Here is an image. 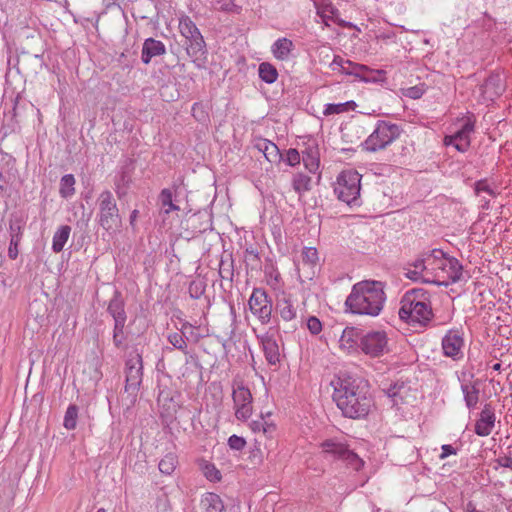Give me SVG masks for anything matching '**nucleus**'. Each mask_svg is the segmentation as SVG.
Listing matches in <instances>:
<instances>
[{
  "label": "nucleus",
  "instance_id": "1",
  "mask_svg": "<svg viewBox=\"0 0 512 512\" xmlns=\"http://www.w3.org/2000/svg\"><path fill=\"white\" fill-rule=\"evenodd\" d=\"M331 384L333 401L344 417L359 420L368 416L374 401L366 385L348 375L339 376Z\"/></svg>",
  "mask_w": 512,
  "mask_h": 512
},
{
  "label": "nucleus",
  "instance_id": "2",
  "mask_svg": "<svg viewBox=\"0 0 512 512\" xmlns=\"http://www.w3.org/2000/svg\"><path fill=\"white\" fill-rule=\"evenodd\" d=\"M385 299L382 282L365 280L353 285L345 305L354 314L377 316Z\"/></svg>",
  "mask_w": 512,
  "mask_h": 512
},
{
  "label": "nucleus",
  "instance_id": "3",
  "mask_svg": "<svg viewBox=\"0 0 512 512\" xmlns=\"http://www.w3.org/2000/svg\"><path fill=\"white\" fill-rule=\"evenodd\" d=\"M429 298V292L421 288L407 291L400 302V319L409 324L418 323L426 326L433 316Z\"/></svg>",
  "mask_w": 512,
  "mask_h": 512
},
{
  "label": "nucleus",
  "instance_id": "4",
  "mask_svg": "<svg viewBox=\"0 0 512 512\" xmlns=\"http://www.w3.org/2000/svg\"><path fill=\"white\" fill-rule=\"evenodd\" d=\"M179 31L185 39L183 45L188 56L194 62L203 58L207 53L206 43L200 30L190 17L182 16L179 19Z\"/></svg>",
  "mask_w": 512,
  "mask_h": 512
},
{
  "label": "nucleus",
  "instance_id": "5",
  "mask_svg": "<svg viewBox=\"0 0 512 512\" xmlns=\"http://www.w3.org/2000/svg\"><path fill=\"white\" fill-rule=\"evenodd\" d=\"M401 132L402 130L397 124L379 120L374 131L362 144L363 149L369 152L385 149L399 138Z\"/></svg>",
  "mask_w": 512,
  "mask_h": 512
},
{
  "label": "nucleus",
  "instance_id": "6",
  "mask_svg": "<svg viewBox=\"0 0 512 512\" xmlns=\"http://www.w3.org/2000/svg\"><path fill=\"white\" fill-rule=\"evenodd\" d=\"M361 176L353 170L343 171L337 178V185L334 189L338 199L348 205H356L360 196Z\"/></svg>",
  "mask_w": 512,
  "mask_h": 512
},
{
  "label": "nucleus",
  "instance_id": "7",
  "mask_svg": "<svg viewBox=\"0 0 512 512\" xmlns=\"http://www.w3.org/2000/svg\"><path fill=\"white\" fill-rule=\"evenodd\" d=\"M99 205V225L106 231L120 226L121 217L116 201L112 193L108 190L103 191L98 197Z\"/></svg>",
  "mask_w": 512,
  "mask_h": 512
},
{
  "label": "nucleus",
  "instance_id": "8",
  "mask_svg": "<svg viewBox=\"0 0 512 512\" xmlns=\"http://www.w3.org/2000/svg\"><path fill=\"white\" fill-rule=\"evenodd\" d=\"M125 387L124 390L131 397V402L134 403L142 383L143 377V363L142 355L138 352L131 353L125 363Z\"/></svg>",
  "mask_w": 512,
  "mask_h": 512
},
{
  "label": "nucleus",
  "instance_id": "9",
  "mask_svg": "<svg viewBox=\"0 0 512 512\" xmlns=\"http://www.w3.org/2000/svg\"><path fill=\"white\" fill-rule=\"evenodd\" d=\"M232 388L235 416L239 420H247L252 414V394L239 377L233 379Z\"/></svg>",
  "mask_w": 512,
  "mask_h": 512
},
{
  "label": "nucleus",
  "instance_id": "10",
  "mask_svg": "<svg viewBox=\"0 0 512 512\" xmlns=\"http://www.w3.org/2000/svg\"><path fill=\"white\" fill-rule=\"evenodd\" d=\"M249 309L262 324H268L271 320L272 301L262 288H254L248 300Z\"/></svg>",
  "mask_w": 512,
  "mask_h": 512
},
{
  "label": "nucleus",
  "instance_id": "11",
  "mask_svg": "<svg viewBox=\"0 0 512 512\" xmlns=\"http://www.w3.org/2000/svg\"><path fill=\"white\" fill-rule=\"evenodd\" d=\"M387 336L384 331H372L360 338L359 347L371 357H379L388 351Z\"/></svg>",
  "mask_w": 512,
  "mask_h": 512
},
{
  "label": "nucleus",
  "instance_id": "12",
  "mask_svg": "<svg viewBox=\"0 0 512 512\" xmlns=\"http://www.w3.org/2000/svg\"><path fill=\"white\" fill-rule=\"evenodd\" d=\"M463 345L464 340L458 330H449L442 339V349L444 355L454 360L460 359L463 356Z\"/></svg>",
  "mask_w": 512,
  "mask_h": 512
},
{
  "label": "nucleus",
  "instance_id": "13",
  "mask_svg": "<svg viewBox=\"0 0 512 512\" xmlns=\"http://www.w3.org/2000/svg\"><path fill=\"white\" fill-rule=\"evenodd\" d=\"M474 130V122L467 120L454 135L446 136L445 145H453L459 152H465L470 146V134Z\"/></svg>",
  "mask_w": 512,
  "mask_h": 512
},
{
  "label": "nucleus",
  "instance_id": "14",
  "mask_svg": "<svg viewBox=\"0 0 512 512\" xmlns=\"http://www.w3.org/2000/svg\"><path fill=\"white\" fill-rule=\"evenodd\" d=\"M495 424L494 409L490 403L484 405L480 413V418L475 424V433L479 436H488L492 432Z\"/></svg>",
  "mask_w": 512,
  "mask_h": 512
},
{
  "label": "nucleus",
  "instance_id": "15",
  "mask_svg": "<svg viewBox=\"0 0 512 512\" xmlns=\"http://www.w3.org/2000/svg\"><path fill=\"white\" fill-rule=\"evenodd\" d=\"M480 89L485 99L493 101L504 92L505 85L500 74H491Z\"/></svg>",
  "mask_w": 512,
  "mask_h": 512
},
{
  "label": "nucleus",
  "instance_id": "16",
  "mask_svg": "<svg viewBox=\"0 0 512 512\" xmlns=\"http://www.w3.org/2000/svg\"><path fill=\"white\" fill-rule=\"evenodd\" d=\"M107 312L113 318L114 323H126L125 301L118 290L114 292L113 297L110 299Z\"/></svg>",
  "mask_w": 512,
  "mask_h": 512
},
{
  "label": "nucleus",
  "instance_id": "17",
  "mask_svg": "<svg viewBox=\"0 0 512 512\" xmlns=\"http://www.w3.org/2000/svg\"><path fill=\"white\" fill-rule=\"evenodd\" d=\"M166 53V47L160 40L154 38L145 39L142 46L141 60L144 64H149L151 59Z\"/></svg>",
  "mask_w": 512,
  "mask_h": 512
},
{
  "label": "nucleus",
  "instance_id": "18",
  "mask_svg": "<svg viewBox=\"0 0 512 512\" xmlns=\"http://www.w3.org/2000/svg\"><path fill=\"white\" fill-rule=\"evenodd\" d=\"M260 339L266 360L269 364L276 365L280 361L279 346L276 339L268 333L262 335Z\"/></svg>",
  "mask_w": 512,
  "mask_h": 512
},
{
  "label": "nucleus",
  "instance_id": "19",
  "mask_svg": "<svg viewBox=\"0 0 512 512\" xmlns=\"http://www.w3.org/2000/svg\"><path fill=\"white\" fill-rule=\"evenodd\" d=\"M382 391L390 398L392 405L397 406L404 403V399L410 391V387L403 381H396L387 388H383Z\"/></svg>",
  "mask_w": 512,
  "mask_h": 512
},
{
  "label": "nucleus",
  "instance_id": "20",
  "mask_svg": "<svg viewBox=\"0 0 512 512\" xmlns=\"http://www.w3.org/2000/svg\"><path fill=\"white\" fill-rule=\"evenodd\" d=\"M363 335L360 330L355 327H346L340 336V347L346 350L354 349L359 346L360 338Z\"/></svg>",
  "mask_w": 512,
  "mask_h": 512
},
{
  "label": "nucleus",
  "instance_id": "21",
  "mask_svg": "<svg viewBox=\"0 0 512 512\" xmlns=\"http://www.w3.org/2000/svg\"><path fill=\"white\" fill-rule=\"evenodd\" d=\"M438 267L447 273V277L452 283L461 280L463 267L456 258H445V261L440 263Z\"/></svg>",
  "mask_w": 512,
  "mask_h": 512
},
{
  "label": "nucleus",
  "instance_id": "22",
  "mask_svg": "<svg viewBox=\"0 0 512 512\" xmlns=\"http://www.w3.org/2000/svg\"><path fill=\"white\" fill-rule=\"evenodd\" d=\"M256 148L264 154L270 163H277L282 159L278 146L267 139H261L256 144Z\"/></svg>",
  "mask_w": 512,
  "mask_h": 512
},
{
  "label": "nucleus",
  "instance_id": "23",
  "mask_svg": "<svg viewBox=\"0 0 512 512\" xmlns=\"http://www.w3.org/2000/svg\"><path fill=\"white\" fill-rule=\"evenodd\" d=\"M323 452L333 456L335 459L343 460L344 454L348 451L347 446L335 439H327L321 443Z\"/></svg>",
  "mask_w": 512,
  "mask_h": 512
},
{
  "label": "nucleus",
  "instance_id": "24",
  "mask_svg": "<svg viewBox=\"0 0 512 512\" xmlns=\"http://www.w3.org/2000/svg\"><path fill=\"white\" fill-rule=\"evenodd\" d=\"M191 224L195 232L203 233L212 229L211 215L207 211H199L191 218Z\"/></svg>",
  "mask_w": 512,
  "mask_h": 512
},
{
  "label": "nucleus",
  "instance_id": "25",
  "mask_svg": "<svg viewBox=\"0 0 512 512\" xmlns=\"http://www.w3.org/2000/svg\"><path fill=\"white\" fill-rule=\"evenodd\" d=\"M293 48V42L288 38H279L272 46V53L278 60H285L288 58Z\"/></svg>",
  "mask_w": 512,
  "mask_h": 512
},
{
  "label": "nucleus",
  "instance_id": "26",
  "mask_svg": "<svg viewBox=\"0 0 512 512\" xmlns=\"http://www.w3.org/2000/svg\"><path fill=\"white\" fill-rule=\"evenodd\" d=\"M276 313L279 314L284 321H292L296 317V310L291 301L286 297L277 300Z\"/></svg>",
  "mask_w": 512,
  "mask_h": 512
},
{
  "label": "nucleus",
  "instance_id": "27",
  "mask_svg": "<svg viewBox=\"0 0 512 512\" xmlns=\"http://www.w3.org/2000/svg\"><path fill=\"white\" fill-rule=\"evenodd\" d=\"M71 232V227L62 225L54 234L52 241V250L59 253L63 250Z\"/></svg>",
  "mask_w": 512,
  "mask_h": 512
},
{
  "label": "nucleus",
  "instance_id": "28",
  "mask_svg": "<svg viewBox=\"0 0 512 512\" xmlns=\"http://www.w3.org/2000/svg\"><path fill=\"white\" fill-rule=\"evenodd\" d=\"M206 512H222L224 504L219 495L215 493H207L201 500Z\"/></svg>",
  "mask_w": 512,
  "mask_h": 512
},
{
  "label": "nucleus",
  "instance_id": "29",
  "mask_svg": "<svg viewBox=\"0 0 512 512\" xmlns=\"http://www.w3.org/2000/svg\"><path fill=\"white\" fill-rule=\"evenodd\" d=\"M159 201L164 214H169L172 211H179L180 207L173 202V193L170 189L165 188L159 194Z\"/></svg>",
  "mask_w": 512,
  "mask_h": 512
},
{
  "label": "nucleus",
  "instance_id": "30",
  "mask_svg": "<svg viewBox=\"0 0 512 512\" xmlns=\"http://www.w3.org/2000/svg\"><path fill=\"white\" fill-rule=\"evenodd\" d=\"M466 406L469 409L476 407L479 400V389L475 385L463 384L461 386Z\"/></svg>",
  "mask_w": 512,
  "mask_h": 512
},
{
  "label": "nucleus",
  "instance_id": "31",
  "mask_svg": "<svg viewBox=\"0 0 512 512\" xmlns=\"http://www.w3.org/2000/svg\"><path fill=\"white\" fill-rule=\"evenodd\" d=\"M259 77L262 81L272 84L277 80L278 72L275 66L268 62H263L259 65Z\"/></svg>",
  "mask_w": 512,
  "mask_h": 512
},
{
  "label": "nucleus",
  "instance_id": "32",
  "mask_svg": "<svg viewBox=\"0 0 512 512\" xmlns=\"http://www.w3.org/2000/svg\"><path fill=\"white\" fill-rule=\"evenodd\" d=\"M177 464V456L173 453H168L160 460L158 468L162 474L171 475L174 472Z\"/></svg>",
  "mask_w": 512,
  "mask_h": 512
},
{
  "label": "nucleus",
  "instance_id": "33",
  "mask_svg": "<svg viewBox=\"0 0 512 512\" xmlns=\"http://www.w3.org/2000/svg\"><path fill=\"white\" fill-rule=\"evenodd\" d=\"M75 178L72 174L64 175L60 180L59 193L63 198H69L75 193Z\"/></svg>",
  "mask_w": 512,
  "mask_h": 512
},
{
  "label": "nucleus",
  "instance_id": "34",
  "mask_svg": "<svg viewBox=\"0 0 512 512\" xmlns=\"http://www.w3.org/2000/svg\"><path fill=\"white\" fill-rule=\"evenodd\" d=\"M24 222L21 217L12 216L9 220L10 240L20 241L22 238Z\"/></svg>",
  "mask_w": 512,
  "mask_h": 512
},
{
  "label": "nucleus",
  "instance_id": "35",
  "mask_svg": "<svg viewBox=\"0 0 512 512\" xmlns=\"http://www.w3.org/2000/svg\"><path fill=\"white\" fill-rule=\"evenodd\" d=\"M78 412H79V408L77 405L71 404L68 406V408L65 412L64 422H63V426L67 430H74L76 428Z\"/></svg>",
  "mask_w": 512,
  "mask_h": 512
},
{
  "label": "nucleus",
  "instance_id": "36",
  "mask_svg": "<svg viewBox=\"0 0 512 512\" xmlns=\"http://www.w3.org/2000/svg\"><path fill=\"white\" fill-rule=\"evenodd\" d=\"M311 177L308 175L298 173L293 178V188L294 190L301 194L302 192L310 190Z\"/></svg>",
  "mask_w": 512,
  "mask_h": 512
},
{
  "label": "nucleus",
  "instance_id": "37",
  "mask_svg": "<svg viewBox=\"0 0 512 512\" xmlns=\"http://www.w3.org/2000/svg\"><path fill=\"white\" fill-rule=\"evenodd\" d=\"M368 71V67L362 64L354 63L348 59L344 62V68L341 73L346 75H353L361 79L362 73Z\"/></svg>",
  "mask_w": 512,
  "mask_h": 512
},
{
  "label": "nucleus",
  "instance_id": "38",
  "mask_svg": "<svg viewBox=\"0 0 512 512\" xmlns=\"http://www.w3.org/2000/svg\"><path fill=\"white\" fill-rule=\"evenodd\" d=\"M219 275L222 279L233 280V260L231 257L228 259L221 258L219 263Z\"/></svg>",
  "mask_w": 512,
  "mask_h": 512
},
{
  "label": "nucleus",
  "instance_id": "39",
  "mask_svg": "<svg viewBox=\"0 0 512 512\" xmlns=\"http://www.w3.org/2000/svg\"><path fill=\"white\" fill-rule=\"evenodd\" d=\"M168 341L174 348L182 351L185 354L188 353L187 343H186L184 335L182 334V330L180 331V333L174 332V333L169 334Z\"/></svg>",
  "mask_w": 512,
  "mask_h": 512
},
{
  "label": "nucleus",
  "instance_id": "40",
  "mask_svg": "<svg viewBox=\"0 0 512 512\" xmlns=\"http://www.w3.org/2000/svg\"><path fill=\"white\" fill-rule=\"evenodd\" d=\"M343 461L354 470L358 471L363 466L364 462L359 456L353 451L349 450L344 454Z\"/></svg>",
  "mask_w": 512,
  "mask_h": 512
},
{
  "label": "nucleus",
  "instance_id": "41",
  "mask_svg": "<svg viewBox=\"0 0 512 512\" xmlns=\"http://www.w3.org/2000/svg\"><path fill=\"white\" fill-rule=\"evenodd\" d=\"M386 72L383 70H371L368 68V71H364L362 73L361 80L365 82H378L383 81L385 78Z\"/></svg>",
  "mask_w": 512,
  "mask_h": 512
},
{
  "label": "nucleus",
  "instance_id": "42",
  "mask_svg": "<svg viewBox=\"0 0 512 512\" xmlns=\"http://www.w3.org/2000/svg\"><path fill=\"white\" fill-rule=\"evenodd\" d=\"M126 323H114L113 330V343L117 348H120L125 340L124 327Z\"/></svg>",
  "mask_w": 512,
  "mask_h": 512
},
{
  "label": "nucleus",
  "instance_id": "43",
  "mask_svg": "<svg viewBox=\"0 0 512 512\" xmlns=\"http://www.w3.org/2000/svg\"><path fill=\"white\" fill-rule=\"evenodd\" d=\"M188 290L192 298L199 299L205 291V284L202 281H192Z\"/></svg>",
  "mask_w": 512,
  "mask_h": 512
},
{
  "label": "nucleus",
  "instance_id": "44",
  "mask_svg": "<svg viewBox=\"0 0 512 512\" xmlns=\"http://www.w3.org/2000/svg\"><path fill=\"white\" fill-rule=\"evenodd\" d=\"M205 477L210 481H219L221 479L220 471L213 464H206L203 467Z\"/></svg>",
  "mask_w": 512,
  "mask_h": 512
},
{
  "label": "nucleus",
  "instance_id": "45",
  "mask_svg": "<svg viewBox=\"0 0 512 512\" xmlns=\"http://www.w3.org/2000/svg\"><path fill=\"white\" fill-rule=\"evenodd\" d=\"M303 261L309 264H315L318 261V251L314 247H306L302 252Z\"/></svg>",
  "mask_w": 512,
  "mask_h": 512
},
{
  "label": "nucleus",
  "instance_id": "46",
  "mask_svg": "<svg viewBox=\"0 0 512 512\" xmlns=\"http://www.w3.org/2000/svg\"><path fill=\"white\" fill-rule=\"evenodd\" d=\"M182 334L184 337L189 340V338H192L194 342H198L200 339V335L195 332V328L188 322L184 323L182 325Z\"/></svg>",
  "mask_w": 512,
  "mask_h": 512
},
{
  "label": "nucleus",
  "instance_id": "47",
  "mask_svg": "<svg viewBox=\"0 0 512 512\" xmlns=\"http://www.w3.org/2000/svg\"><path fill=\"white\" fill-rule=\"evenodd\" d=\"M228 445L231 449L240 451L246 445V440L243 437L232 435L228 439Z\"/></svg>",
  "mask_w": 512,
  "mask_h": 512
},
{
  "label": "nucleus",
  "instance_id": "48",
  "mask_svg": "<svg viewBox=\"0 0 512 512\" xmlns=\"http://www.w3.org/2000/svg\"><path fill=\"white\" fill-rule=\"evenodd\" d=\"M305 167L312 173L316 172L319 167V160L312 154H307L303 157Z\"/></svg>",
  "mask_w": 512,
  "mask_h": 512
},
{
  "label": "nucleus",
  "instance_id": "49",
  "mask_svg": "<svg viewBox=\"0 0 512 512\" xmlns=\"http://www.w3.org/2000/svg\"><path fill=\"white\" fill-rule=\"evenodd\" d=\"M475 192L476 194H480L481 192L487 193L491 197H495L496 193L494 190L487 184L486 180H479L475 183Z\"/></svg>",
  "mask_w": 512,
  "mask_h": 512
},
{
  "label": "nucleus",
  "instance_id": "50",
  "mask_svg": "<svg viewBox=\"0 0 512 512\" xmlns=\"http://www.w3.org/2000/svg\"><path fill=\"white\" fill-rule=\"evenodd\" d=\"M307 328L313 335H317L322 330V324L317 317L310 316L307 320Z\"/></svg>",
  "mask_w": 512,
  "mask_h": 512
},
{
  "label": "nucleus",
  "instance_id": "51",
  "mask_svg": "<svg viewBox=\"0 0 512 512\" xmlns=\"http://www.w3.org/2000/svg\"><path fill=\"white\" fill-rule=\"evenodd\" d=\"M346 112L343 103L339 104H327L324 110V115L329 116L332 114H340Z\"/></svg>",
  "mask_w": 512,
  "mask_h": 512
},
{
  "label": "nucleus",
  "instance_id": "52",
  "mask_svg": "<svg viewBox=\"0 0 512 512\" xmlns=\"http://www.w3.org/2000/svg\"><path fill=\"white\" fill-rule=\"evenodd\" d=\"M300 154L296 149H289L286 154V162L290 166H295L300 163Z\"/></svg>",
  "mask_w": 512,
  "mask_h": 512
},
{
  "label": "nucleus",
  "instance_id": "53",
  "mask_svg": "<svg viewBox=\"0 0 512 512\" xmlns=\"http://www.w3.org/2000/svg\"><path fill=\"white\" fill-rule=\"evenodd\" d=\"M425 262H426V257L424 254H422L421 257H419L412 263H409L408 265L413 267L414 270H418L419 273L422 275L423 271L426 269Z\"/></svg>",
  "mask_w": 512,
  "mask_h": 512
},
{
  "label": "nucleus",
  "instance_id": "54",
  "mask_svg": "<svg viewBox=\"0 0 512 512\" xmlns=\"http://www.w3.org/2000/svg\"><path fill=\"white\" fill-rule=\"evenodd\" d=\"M425 257H426V260L429 258V257H433L435 260H440L441 263L443 261H445V258H448L446 256V254L440 250V249H433L427 253H424Z\"/></svg>",
  "mask_w": 512,
  "mask_h": 512
},
{
  "label": "nucleus",
  "instance_id": "55",
  "mask_svg": "<svg viewBox=\"0 0 512 512\" xmlns=\"http://www.w3.org/2000/svg\"><path fill=\"white\" fill-rule=\"evenodd\" d=\"M346 59H343L342 57L340 56H335L333 61L331 62L330 64V67L333 71H340L342 72L343 68H344V62H345Z\"/></svg>",
  "mask_w": 512,
  "mask_h": 512
},
{
  "label": "nucleus",
  "instance_id": "56",
  "mask_svg": "<svg viewBox=\"0 0 512 512\" xmlns=\"http://www.w3.org/2000/svg\"><path fill=\"white\" fill-rule=\"evenodd\" d=\"M20 241L10 240L9 248H8V256L11 259H16L18 256V245Z\"/></svg>",
  "mask_w": 512,
  "mask_h": 512
},
{
  "label": "nucleus",
  "instance_id": "57",
  "mask_svg": "<svg viewBox=\"0 0 512 512\" xmlns=\"http://www.w3.org/2000/svg\"><path fill=\"white\" fill-rule=\"evenodd\" d=\"M441 449H442V453L439 456L440 459H445L446 457H448L450 455L456 454V449L452 445L444 444V445H442Z\"/></svg>",
  "mask_w": 512,
  "mask_h": 512
},
{
  "label": "nucleus",
  "instance_id": "58",
  "mask_svg": "<svg viewBox=\"0 0 512 512\" xmlns=\"http://www.w3.org/2000/svg\"><path fill=\"white\" fill-rule=\"evenodd\" d=\"M404 270L406 271L404 274L408 279L413 281H418L422 279V275L419 273L418 270H414L411 268H404Z\"/></svg>",
  "mask_w": 512,
  "mask_h": 512
},
{
  "label": "nucleus",
  "instance_id": "59",
  "mask_svg": "<svg viewBox=\"0 0 512 512\" xmlns=\"http://www.w3.org/2000/svg\"><path fill=\"white\" fill-rule=\"evenodd\" d=\"M496 461L499 466L509 468L512 470V457L502 456V457H499Z\"/></svg>",
  "mask_w": 512,
  "mask_h": 512
},
{
  "label": "nucleus",
  "instance_id": "60",
  "mask_svg": "<svg viewBox=\"0 0 512 512\" xmlns=\"http://www.w3.org/2000/svg\"><path fill=\"white\" fill-rule=\"evenodd\" d=\"M421 95H422L421 89L416 86L408 89L407 96H409L410 98L417 99V98H420Z\"/></svg>",
  "mask_w": 512,
  "mask_h": 512
},
{
  "label": "nucleus",
  "instance_id": "61",
  "mask_svg": "<svg viewBox=\"0 0 512 512\" xmlns=\"http://www.w3.org/2000/svg\"><path fill=\"white\" fill-rule=\"evenodd\" d=\"M264 423L265 421L263 420V418L261 417L260 420H255V421H252V423L250 424L251 426V429L256 432V431H261L263 429V426H264Z\"/></svg>",
  "mask_w": 512,
  "mask_h": 512
},
{
  "label": "nucleus",
  "instance_id": "62",
  "mask_svg": "<svg viewBox=\"0 0 512 512\" xmlns=\"http://www.w3.org/2000/svg\"><path fill=\"white\" fill-rule=\"evenodd\" d=\"M262 431L264 434L273 433L275 431V426L273 424H268L267 422H265Z\"/></svg>",
  "mask_w": 512,
  "mask_h": 512
},
{
  "label": "nucleus",
  "instance_id": "63",
  "mask_svg": "<svg viewBox=\"0 0 512 512\" xmlns=\"http://www.w3.org/2000/svg\"><path fill=\"white\" fill-rule=\"evenodd\" d=\"M466 512H482L476 509V506L473 502H468L465 507Z\"/></svg>",
  "mask_w": 512,
  "mask_h": 512
},
{
  "label": "nucleus",
  "instance_id": "64",
  "mask_svg": "<svg viewBox=\"0 0 512 512\" xmlns=\"http://www.w3.org/2000/svg\"><path fill=\"white\" fill-rule=\"evenodd\" d=\"M345 111L354 110L356 108V103L354 101H347L343 103Z\"/></svg>",
  "mask_w": 512,
  "mask_h": 512
}]
</instances>
